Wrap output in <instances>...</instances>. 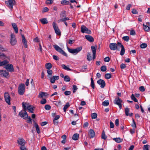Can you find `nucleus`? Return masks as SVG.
Returning <instances> with one entry per match:
<instances>
[{"mask_svg":"<svg viewBox=\"0 0 150 150\" xmlns=\"http://www.w3.org/2000/svg\"><path fill=\"white\" fill-rule=\"evenodd\" d=\"M24 102L22 103V106L23 109V110H22L19 113V115L21 117L24 119L26 120L27 117H28V115L26 112V108H25V106Z\"/></svg>","mask_w":150,"mask_h":150,"instance_id":"f257e3e1","label":"nucleus"},{"mask_svg":"<svg viewBox=\"0 0 150 150\" xmlns=\"http://www.w3.org/2000/svg\"><path fill=\"white\" fill-rule=\"evenodd\" d=\"M82 47H77L75 49H71L67 47V49L68 51L70 53L75 55L77 54L78 52H80L82 50Z\"/></svg>","mask_w":150,"mask_h":150,"instance_id":"f03ea898","label":"nucleus"},{"mask_svg":"<svg viewBox=\"0 0 150 150\" xmlns=\"http://www.w3.org/2000/svg\"><path fill=\"white\" fill-rule=\"evenodd\" d=\"M25 85L24 83L20 84L18 87V93L21 95H23L25 91Z\"/></svg>","mask_w":150,"mask_h":150,"instance_id":"7ed1b4c3","label":"nucleus"},{"mask_svg":"<svg viewBox=\"0 0 150 150\" xmlns=\"http://www.w3.org/2000/svg\"><path fill=\"white\" fill-rule=\"evenodd\" d=\"M53 46L55 49L58 52L65 56L67 57V54L62 49V48L60 47L57 45H53Z\"/></svg>","mask_w":150,"mask_h":150,"instance_id":"20e7f679","label":"nucleus"},{"mask_svg":"<svg viewBox=\"0 0 150 150\" xmlns=\"http://www.w3.org/2000/svg\"><path fill=\"white\" fill-rule=\"evenodd\" d=\"M52 26L55 33L57 35L60 36L61 35V32L57 24L53 22L52 23Z\"/></svg>","mask_w":150,"mask_h":150,"instance_id":"39448f33","label":"nucleus"},{"mask_svg":"<svg viewBox=\"0 0 150 150\" xmlns=\"http://www.w3.org/2000/svg\"><path fill=\"white\" fill-rule=\"evenodd\" d=\"M15 3L14 0H8L5 1V3L7 4V6L10 8L12 9L13 6Z\"/></svg>","mask_w":150,"mask_h":150,"instance_id":"423d86ee","label":"nucleus"},{"mask_svg":"<svg viewBox=\"0 0 150 150\" xmlns=\"http://www.w3.org/2000/svg\"><path fill=\"white\" fill-rule=\"evenodd\" d=\"M10 43L12 45H14L17 43V41L15 38V35L13 33L11 34Z\"/></svg>","mask_w":150,"mask_h":150,"instance_id":"0eeeda50","label":"nucleus"},{"mask_svg":"<svg viewBox=\"0 0 150 150\" xmlns=\"http://www.w3.org/2000/svg\"><path fill=\"white\" fill-rule=\"evenodd\" d=\"M122 102V100L120 99L119 97L115 98L114 101V103L118 105L120 109H121L122 107L121 104Z\"/></svg>","mask_w":150,"mask_h":150,"instance_id":"6e6552de","label":"nucleus"},{"mask_svg":"<svg viewBox=\"0 0 150 150\" xmlns=\"http://www.w3.org/2000/svg\"><path fill=\"white\" fill-rule=\"evenodd\" d=\"M117 46L118 47V42L117 43H111L109 45L110 48L112 50H118L119 49Z\"/></svg>","mask_w":150,"mask_h":150,"instance_id":"1a4fd4ad","label":"nucleus"},{"mask_svg":"<svg viewBox=\"0 0 150 150\" xmlns=\"http://www.w3.org/2000/svg\"><path fill=\"white\" fill-rule=\"evenodd\" d=\"M7 71L10 72H13L14 71L13 65L12 64H8V63L4 67Z\"/></svg>","mask_w":150,"mask_h":150,"instance_id":"9d476101","label":"nucleus"},{"mask_svg":"<svg viewBox=\"0 0 150 150\" xmlns=\"http://www.w3.org/2000/svg\"><path fill=\"white\" fill-rule=\"evenodd\" d=\"M25 106V108H26V110L28 109L29 112L31 113L33 112V106L30 105L29 104L27 103L24 102Z\"/></svg>","mask_w":150,"mask_h":150,"instance_id":"9b49d317","label":"nucleus"},{"mask_svg":"<svg viewBox=\"0 0 150 150\" xmlns=\"http://www.w3.org/2000/svg\"><path fill=\"white\" fill-rule=\"evenodd\" d=\"M47 77L50 79V82L52 83H54L56 80L59 79V76H54L52 77L51 76L47 75Z\"/></svg>","mask_w":150,"mask_h":150,"instance_id":"f8f14e48","label":"nucleus"},{"mask_svg":"<svg viewBox=\"0 0 150 150\" xmlns=\"http://www.w3.org/2000/svg\"><path fill=\"white\" fill-rule=\"evenodd\" d=\"M5 100L6 103L9 105L11 104L10 97L8 93H5L4 94Z\"/></svg>","mask_w":150,"mask_h":150,"instance_id":"ddd939ff","label":"nucleus"},{"mask_svg":"<svg viewBox=\"0 0 150 150\" xmlns=\"http://www.w3.org/2000/svg\"><path fill=\"white\" fill-rule=\"evenodd\" d=\"M81 32L83 33H86L87 34L91 33V31L85 26L83 25L81 27Z\"/></svg>","mask_w":150,"mask_h":150,"instance_id":"4468645a","label":"nucleus"},{"mask_svg":"<svg viewBox=\"0 0 150 150\" xmlns=\"http://www.w3.org/2000/svg\"><path fill=\"white\" fill-rule=\"evenodd\" d=\"M118 47H120L121 48V50L120 54L122 56L125 53V50L124 48L123 45L120 42H118Z\"/></svg>","mask_w":150,"mask_h":150,"instance_id":"2eb2a0df","label":"nucleus"},{"mask_svg":"<svg viewBox=\"0 0 150 150\" xmlns=\"http://www.w3.org/2000/svg\"><path fill=\"white\" fill-rule=\"evenodd\" d=\"M9 75V73L6 70H0V76L5 77H7Z\"/></svg>","mask_w":150,"mask_h":150,"instance_id":"dca6fc26","label":"nucleus"},{"mask_svg":"<svg viewBox=\"0 0 150 150\" xmlns=\"http://www.w3.org/2000/svg\"><path fill=\"white\" fill-rule=\"evenodd\" d=\"M143 28L145 31H149L150 30V23L149 22H147L146 23V25L143 24Z\"/></svg>","mask_w":150,"mask_h":150,"instance_id":"f3484780","label":"nucleus"},{"mask_svg":"<svg viewBox=\"0 0 150 150\" xmlns=\"http://www.w3.org/2000/svg\"><path fill=\"white\" fill-rule=\"evenodd\" d=\"M88 135L90 138H93L95 135V133L92 129H90L88 132Z\"/></svg>","mask_w":150,"mask_h":150,"instance_id":"a211bd4d","label":"nucleus"},{"mask_svg":"<svg viewBox=\"0 0 150 150\" xmlns=\"http://www.w3.org/2000/svg\"><path fill=\"white\" fill-rule=\"evenodd\" d=\"M17 142L18 144L22 146H24L26 142L24 139L22 138H19L17 140Z\"/></svg>","mask_w":150,"mask_h":150,"instance_id":"6ab92c4d","label":"nucleus"},{"mask_svg":"<svg viewBox=\"0 0 150 150\" xmlns=\"http://www.w3.org/2000/svg\"><path fill=\"white\" fill-rule=\"evenodd\" d=\"M97 83L100 85V87L102 88H103L104 87L105 85V81L101 79H100L98 80L97 81Z\"/></svg>","mask_w":150,"mask_h":150,"instance_id":"aec40b11","label":"nucleus"},{"mask_svg":"<svg viewBox=\"0 0 150 150\" xmlns=\"http://www.w3.org/2000/svg\"><path fill=\"white\" fill-rule=\"evenodd\" d=\"M22 41L23 44L25 48H26L28 47V45L27 44V41L26 40L25 38L23 35H22Z\"/></svg>","mask_w":150,"mask_h":150,"instance_id":"412c9836","label":"nucleus"},{"mask_svg":"<svg viewBox=\"0 0 150 150\" xmlns=\"http://www.w3.org/2000/svg\"><path fill=\"white\" fill-rule=\"evenodd\" d=\"M91 49L93 53V59L94 60L96 58V48L94 46H91Z\"/></svg>","mask_w":150,"mask_h":150,"instance_id":"4be33fe9","label":"nucleus"},{"mask_svg":"<svg viewBox=\"0 0 150 150\" xmlns=\"http://www.w3.org/2000/svg\"><path fill=\"white\" fill-rule=\"evenodd\" d=\"M85 37L90 42H93L94 39L92 37L88 35H86Z\"/></svg>","mask_w":150,"mask_h":150,"instance_id":"5701e85b","label":"nucleus"},{"mask_svg":"<svg viewBox=\"0 0 150 150\" xmlns=\"http://www.w3.org/2000/svg\"><path fill=\"white\" fill-rule=\"evenodd\" d=\"M12 25L13 28L14 30L15 33H17L18 32V29L16 24L15 23H12Z\"/></svg>","mask_w":150,"mask_h":150,"instance_id":"b1692460","label":"nucleus"},{"mask_svg":"<svg viewBox=\"0 0 150 150\" xmlns=\"http://www.w3.org/2000/svg\"><path fill=\"white\" fill-rule=\"evenodd\" d=\"M40 21L43 24H45L48 23L47 19L46 18H43L41 19Z\"/></svg>","mask_w":150,"mask_h":150,"instance_id":"393cba45","label":"nucleus"},{"mask_svg":"<svg viewBox=\"0 0 150 150\" xmlns=\"http://www.w3.org/2000/svg\"><path fill=\"white\" fill-rule=\"evenodd\" d=\"M69 20V18L67 17L65 18H64L59 19L58 20L57 22L58 23H59L61 22H64L66 21H68Z\"/></svg>","mask_w":150,"mask_h":150,"instance_id":"a878e982","label":"nucleus"},{"mask_svg":"<svg viewBox=\"0 0 150 150\" xmlns=\"http://www.w3.org/2000/svg\"><path fill=\"white\" fill-rule=\"evenodd\" d=\"M79 137V134L77 133L74 134L72 136V139L75 140L78 139Z\"/></svg>","mask_w":150,"mask_h":150,"instance_id":"bb28decb","label":"nucleus"},{"mask_svg":"<svg viewBox=\"0 0 150 150\" xmlns=\"http://www.w3.org/2000/svg\"><path fill=\"white\" fill-rule=\"evenodd\" d=\"M113 139L117 143H120L123 141V139L120 138H114Z\"/></svg>","mask_w":150,"mask_h":150,"instance_id":"cd10ccee","label":"nucleus"},{"mask_svg":"<svg viewBox=\"0 0 150 150\" xmlns=\"http://www.w3.org/2000/svg\"><path fill=\"white\" fill-rule=\"evenodd\" d=\"M61 67L65 70L69 71H71V69L69 68L67 66H66L64 64H62L61 65Z\"/></svg>","mask_w":150,"mask_h":150,"instance_id":"c85d7f7f","label":"nucleus"},{"mask_svg":"<svg viewBox=\"0 0 150 150\" xmlns=\"http://www.w3.org/2000/svg\"><path fill=\"white\" fill-rule=\"evenodd\" d=\"M45 67L47 69H50L52 67V65L51 63H48L45 64Z\"/></svg>","mask_w":150,"mask_h":150,"instance_id":"c756f323","label":"nucleus"},{"mask_svg":"<svg viewBox=\"0 0 150 150\" xmlns=\"http://www.w3.org/2000/svg\"><path fill=\"white\" fill-rule=\"evenodd\" d=\"M8 62V61L6 60H4L2 62L1 61V66H6Z\"/></svg>","mask_w":150,"mask_h":150,"instance_id":"7c9ffc66","label":"nucleus"},{"mask_svg":"<svg viewBox=\"0 0 150 150\" xmlns=\"http://www.w3.org/2000/svg\"><path fill=\"white\" fill-rule=\"evenodd\" d=\"M87 59L89 61H91L92 60V56L90 53H88V54L87 56Z\"/></svg>","mask_w":150,"mask_h":150,"instance_id":"2f4dec72","label":"nucleus"},{"mask_svg":"<svg viewBox=\"0 0 150 150\" xmlns=\"http://www.w3.org/2000/svg\"><path fill=\"white\" fill-rule=\"evenodd\" d=\"M64 79L65 81L68 82L70 81V78L68 76L66 75L64 77Z\"/></svg>","mask_w":150,"mask_h":150,"instance_id":"473e14b6","label":"nucleus"},{"mask_svg":"<svg viewBox=\"0 0 150 150\" xmlns=\"http://www.w3.org/2000/svg\"><path fill=\"white\" fill-rule=\"evenodd\" d=\"M69 106L70 105L69 103L68 102L67 103L66 105H64L63 108L65 112L66 111L67 109Z\"/></svg>","mask_w":150,"mask_h":150,"instance_id":"72a5a7b5","label":"nucleus"},{"mask_svg":"<svg viewBox=\"0 0 150 150\" xmlns=\"http://www.w3.org/2000/svg\"><path fill=\"white\" fill-rule=\"evenodd\" d=\"M102 105L105 106H108L109 105V101L108 100H106L104 101L102 103Z\"/></svg>","mask_w":150,"mask_h":150,"instance_id":"f704fd0d","label":"nucleus"},{"mask_svg":"<svg viewBox=\"0 0 150 150\" xmlns=\"http://www.w3.org/2000/svg\"><path fill=\"white\" fill-rule=\"evenodd\" d=\"M47 93L42 92L40 93L39 95V97L40 98H42L44 96H45Z\"/></svg>","mask_w":150,"mask_h":150,"instance_id":"c9c22d12","label":"nucleus"},{"mask_svg":"<svg viewBox=\"0 0 150 150\" xmlns=\"http://www.w3.org/2000/svg\"><path fill=\"white\" fill-rule=\"evenodd\" d=\"M150 147V146L149 145L146 144L144 145L143 147V150H149V148Z\"/></svg>","mask_w":150,"mask_h":150,"instance_id":"e433bc0d","label":"nucleus"},{"mask_svg":"<svg viewBox=\"0 0 150 150\" xmlns=\"http://www.w3.org/2000/svg\"><path fill=\"white\" fill-rule=\"evenodd\" d=\"M131 99L134 101L135 102H138V100L135 97L134 95L133 94H132L131 96Z\"/></svg>","mask_w":150,"mask_h":150,"instance_id":"4c0bfd02","label":"nucleus"},{"mask_svg":"<svg viewBox=\"0 0 150 150\" xmlns=\"http://www.w3.org/2000/svg\"><path fill=\"white\" fill-rule=\"evenodd\" d=\"M91 85L93 89H94L95 88V84L94 82V81L93 80V79L92 78H91Z\"/></svg>","mask_w":150,"mask_h":150,"instance_id":"58836bf2","label":"nucleus"},{"mask_svg":"<svg viewBox=\"0 0 150 150\" xmlns=\"http://www.w3.org/2000/svg\"><path fill=\"white\" fill-rule=\"evenodd\" d=\"M122 38L125 41L127 42H128L129 40V37L128 36H124Z\"/></svg>","mask_w":150,"mask_h":150,"instance_id":"ea45409f","label":"nucleus"},{"mask_svg":"<svg viewBox=\"0 0 150 150\" xmlns=\"http://www.w3.org/2000/svg\"><path fill=\"white\" fill-rule=\"evenodd\" d=\"M105 78L108 79L111 77V74H106L105 75Z\"/></svg>","mask_w":150,"mask_h":150,"instance_id":"a19ab883","label":"nucleus"},{"mask_svg":"<svg viewBox=\"0 0 150 150\" xmlns=\"http://www.w3.org/2000/svg\"><path fill=\"white\" fill-rule=\"evenodd\" d=\"M6 58V56L3 53L0 52V58L5 59Z\"/></svg>","mask_w":150,"mask_h":150,"instance_id":"79ce46f5","label":"nucleus"},{"mask_svg":"<svg viewBox=\"0 0 150 150\" xmlns=\"http://www.w3.org/2000/svg\"><path fill=\"white\" fill-rule=\"evenodd\" d=\"M35 127L36 131L38 134L40 133V130L38 125H36L35 126Z\"/></svg>","mask_w":150,"mask_h":150,"instance_id":"37998d69","label":"nucleus"},{"mask_svg":"<svg viewBox=\"0 0 150 150\" xmlns=\"http://www.w3.org/2000/svg\"><path fill=\"white\" fill-rule=\"evenodd\" d=\"M61 3L63 5H67L69 4V2L66 0H63L61 1Z\"/></svg>","mask_w":150,"mask_h":150,"instance_id":"c03bdc74","label":"nucleus"},{"mask_svg":"<svg viewBox=\"0 0 150 150\" xmlns=\"http://www.w3.org/2000/svg\"><path fill=\"white\" fill-rule=\"evenodd\" d=\"M106 69V67L105 66H103L100 68L101 70L103 72L105 71Z\"/></svg>","mask_w":150,"mask_h":150,"instance_id":"a18cd8bd","label":"nucleus"},{"mask_svg":"<svg viewBox=\"0 0 150 150\" xmlns=\"http://www.w3.org/2000/svg\"><path fill=\"white\" fill-rule=\"evenodd\" d=\"M73 93H74L78 89V88L77 86L75 85H74L73 86Z\"/></svg>","mask_w":150,"mask_h":150,"instance_id":"49530a36","label":"nucleus"},{"mask_svg":"<svg viewBox=\"0 0 150 150\" xmlns=\"http://www.w3.org/2000/svg\"><path fill=\"white\" fill-rule=\"evenodd\" d=\"M91 118L92 119H95L97 117V114L95 113H92L91 114Z\"/></svg>","mask_w":150,"mask_h":150,"instance_id":"de8ad7c7","label":"nucleus"},{"mask_svg":"<svg viewBox=\"0 0 150 150\" xmlns=\"http://www.w3.org/2000/svg\"><path fill=\"white\" fill-rule=\"evenodd\" d=\"M101 137L102 139H105L107 138V137L106 136L104 131L102 133Z\"/></svg>","mask_w":150,"mask_h":150,"instance_id":"09e8293b","label":"nucleus"},{"mask_svg":"<svg viewBox=\"0 0 150 150\" xmlns=\"http://www.w3.org/2000/svg\"><path fill=\"white\" fill-rule=\"evenodd\" d=\"M139 89L140 91L142 92H144L145 91V88L143 86H141L139 87Z\"/></svg>","mask_w":150,"mask_h":150,"instance_id":"8fccbe9b","label":"nucleus"},{"mask_svg":"<svg viewBox=\"0 0 150 150\" xmlns=\"http://www.w3.org/2000/svg\"><path fill=\"white\" fill-rule=\"evenodd\" d=\"M129 109L126 108L125 109V112L126 115L128 116L129 115Z\"/></svg>","mask_w":150,"mask_h":150,"instance_id":"3c124183","label":"nucleus"},{"mask_svg":"<svg viewBox=\"0 0 150 150\" xmlns=\"http://www.w3.org/2000/svg\"><path fill=\"white\" fill-rule=\"evenodd\" d=\"M47 72L48 74V75L50 76L53 73L52 71L50 69H48L47 71Z\"/></svg>","mask_w":150,"mask_h":150,"instance_id":"603ef678","label":"nucleus"},{"mask_svg":"<svg viewBox=\"0 0 150 150\" xmlns=\"http://www.w3.org/2000/svg\"><path fill=\"white\" fill-rule=\"evenodd\" d=\"M51 106L48 105H45V109L47 110H49L51 109Z\"/></svg>","mask_w":150,"mask_h":150,"instance_id":"864d4df0","label":"nucleus"},{"mask_svg":"<svg viewBox=\"0 0 150 150\" xmlns=\"http://www.w3.org/2000/svg\"><path fill=\"white\" fill-rule=\"evenodd\" d=\"M27 119L26 122L28 123H32V120L30 116L28 117H28H27Z\"/></svg>","mask_w":150,"mask_h":150,"instance_id":"5fc2aeb1","label":"nucleus"},{"mask_svg":"<svg viewBox=\"0 0 150 150\" xmlns=\"http://www.w3.org/2000/svg\"><path fill=\"white\" fill-rule=\"evenodd\" d=\"M147 47V45L145 43H142L140 47L142 48H144L146 47Z\"/></svg>","mask_w":150,"mask_h":150,"instance_id":"6e6d98bb","label":"nucleus"},{"mask_svg":"<svg viewBox=\"0 0 150 150\" xmlns=\"http://www.w3.org/2000/svg\"><path fill=\"white\" fill-rule=\"evenodd\" d=\"M47 102L46 100L45 99H43L40 101V103L42 104H45Z\"/></svg>","mask_w":150,"mask_h":150,"instance_id":"4d7b16f0","label":"nucleus"},{"mask_svg":"<svg viewBox=\"0 0 150 150\" xmlns=\"http://www.w3.org/2000/svg\"><path fill=\"white\" fill-rule=\"evenodd\" d=\"M7 49L3 48L2 46L0 45V50L2 51H7Z\"/></svg>","mask_w":150,"mask_h":150,"instance_id":"13d9d810","label":"nucleus"},{"mask_svg":"<svg viewBox=\"0 0 150 150\" xmlns=\"http://www.w3.org/2000/svg\"><path fill=\"white\" fill-rule=\"evenodd\" d=\"M53 0H47L46 4H51L53 3Z\"/></svg>","mask_w":150,"mask_h":150,"instance_id":"bf43d9fd","label":"nucleus"},{"mask_svg":"<svg viewBox=\"0 0 150 150\" xmlns=\"http://www.w3.org/2000/svg\"><path fill=\"white\" fill-rule=\"evenodd\" d=\"M71 92L69 91H66L64 92L65 95L66 96L69 95L71 94Z\"/></svg>","mask_w":150,"mask_h":150,"instance_id":"052dcab7","label":"nucleus"},{"mask_svg":"<svg viewBox=\"0 0 150 150\" xmlns=\"http://www.w3.org/2000/svg\"><path fill=\"white\" fill-rule=\"evenodd\" d=\"M48 8L47 7H45L43 8V10L42 11V12H46L48 11Z\"/></svg>","mask_w":150,"mask_h":150,"instance_id":"680f3d73","label":"nucleus"},{"mask_svg":"<svg viewBox=\"0 0 150 150\" xmlns=\"http://www.w3.org/2000/svg\"><path fill=\"white\" fill-rule=\"evenodd\" d=\"M132 13L134 14H136L138 13V12L134 8L132 9Z\"/></svg>","mask_w":150,"mask_h":150,"instance_id":"e2e57ef3","label":"nucleus"},{"mask_svg":"<svg viewBox=\"0 0 150 150\" xmlns=\"http://www.w3.org/2000/svg\"><path fill=\"white\" fill-rule=\"evenodd\" d=\"M47 124V122H43L41 123V125L42 126H45Z\"/></svg>","mask_w":150,"mask_h":150,"instance_id":"0e129e2a","label":"nucleus"},{"mask_svg":"<svg viewBox=\"0 0 150 150\" xmlns=\"http://www.w3.org/2000/svg\"><path fill=\"white\" fill-rule=\"evenodd\" d=\"M126 65L124 64H122L120 65V68L122 69H124L126 68Z\"/></svg>","mask_w":150,"mask_h":150,"instance_id":"69168bd1","label":"nucleus"},{"mask_svg":"<svg viewBox=\"0 0 150 150\" xmlns=\"http://www.w3.org/2000/svg\"><path fill=\"white\" fill-rule=\"evenodd\" d=\"M110 60V59L109 57H107L104 58V61L105 62H108Z\"/></svg>","mask_w":150,"mask_h":150,"instance_id":"338daca9","label":"nucleus"},{"mask_svg":"<svg viewBox=\"0 0 150 150\" xmlns=\"http://www.w3.org/2000/svg\"><path fill=\"white\" fill-rule=\"evenodd\" d=\"M20 150H26L27 149L24 146H21L20 147Z\"/></svg>","mask_w":150,"mask_h":150,"instance_id":"774afa93","label":"nucleus"}]
</instances>
